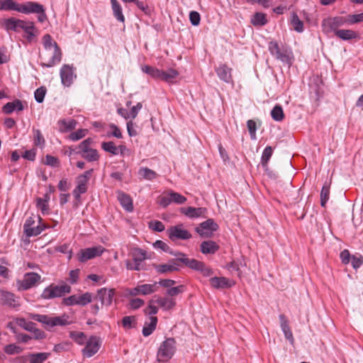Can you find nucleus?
Listing matches in <instances>:
<instances>
[{"label": "nucleus", "mask_w": 363, "mask_h": 363, "mask_svg": "<svg viewBox=\"0 0 363 363\" xmlns=\"http://www.w3.org/2000/svg\"><path fill=\"white\" fill-rule=\"evenodd\" d=\"M87 133V129H78L77 131L70 133L69 138L72 141H77L85 137Z\"/></svg>", "instance_id": "obj_52"}, {"label": "nucleus", "mask_w": 363, "mask_h": 363, "mask_svg": "<svg viewBox=\"0 0 363 363\" xmlns=\"http://www.w3.org/2000/svg\"><path fill=\"white\" fill-rule=\"evenodd\" d=\"M181 211L185 216L189 218H199L201 216H203L206 213V208H194V207H188L185 208H182Z\"/></svg>", "instance_id": "obj_25"}, {"label": "nucleus", "mask_w": 363, "mask_h": 363, "mask_svg": "<svg viewBox=\"0 0 363 363\" xmlns=\"http://www.w3.org/2000/svg\"><path fill=\"white\" fill-rule=\"evenodd\" d=\"M154 298L155 299L157 304H158L164 311L172 310L176 306V301L172 297L155 296Z\"/></svg>", "instance_id": "obj_21"}, {"label": "nucleus", "mask_w": 363, "mask_h": 363, "mask_svg": "<svg viewBox=\"0 0 363 363\" xmlns=\"http://www.w3.org/2000/svg\"><path fill=\"white\" fill-rule=\"evenodd\" d=\"M104 251L102 246H96L81 250L78 254V260L80 262H86L96 257L100 256Z\"/></svg>", "instance_id": "obj_11"}, {"label": "nucleus", "mask_w": 363, "mask_h": 363, "mask_svg": "<svg viewBox=\"0 0 363 363\" xmlns=\"http://www.w3.org/2000/svg\"><path fill=\"white\" fill-rule=\"evenodd\" d=\"M271 116L274 121H281L284 116L282 107L279 105L275 106L271 111Z\"/></svg>", "instance_id": "obj_43"}, {"label": "nucleus", "mask_w": 363, "mask_h": 363, "mask_svg": "<svg viewBox=\"0 0 363 363\" xmlns=\"http://www.w3.org/2000/svg\"><path fill=\"white\" fill-rule=\"evenodd\" d=\"M17 3L13 0H0V11H16Z\"/></svg>", "instance_id": "obj_41"}, {"label": "nucleus", "mask_w": 363, "mask_h": 363, "mask_svg": "<svg viewBox=\"0 0 363 363\" xmlns=\"http://www.w3.org/2000/svg\"><path fill=\"white\" fill-rule=\"evenodd\" d=\"M184 290L185 286L184 285H180L178 286L171 287L170 289H168L167 290L166 294L169 297L172 298L174 296H177L178 294L183 293Z\"/></svg>", "instance_id": "obj_56"}, {"label": "nucleus", "mask_w": 363, "mask_h": 363, "mask_svg": "<svg viewBox=\"0 0 363 363\" xmlns=\"http://www.w3.org/2000/svg\"><path fill=\"white\" fill-rule=\"evenodd\" d=\"M269 51L277 60L281 61L288 65H291L293 62V53L291 50L287 49L279 48V46L276 41H271L269 43Z\"/></svg>", "instance_id": "obj_4"}, {"label": "nucleus", "mask_w": 363, "mask_h": 363, "mask_svg": "<svg viewBox=\"0 0 363 363\" xmlns=\"http://www.w3.org/2000/svg\"><path fill=\"white\" fill-rule=\"evenodd\" d=\"M218 225L213 219H208L201 223L199 227L196 228V231L202 237H210L213 232L216 231Z\"/></svg>", "instance_id": "obj_14"}, {"label": "nucleus", "mask_w": 363, "mask_h": 363, "mask_svg": "<svg viewBox=\"0 0 363 363\" xmlns=\"http://www.w3.org/2000/svg\"><path fill=\"white\" fill-rule=\"evenodd\" d=\"M94 169H90L77 177V186L72 191L75 199L79 200L81 194L86 192L87 184L92 175Z\"/></svg>", "instance_id": "obj_6"}, {"label": "nucleus", "mask_w": 363, "mask_h": 363, "mask_svg": "<svg viewBox=\"0 0 363 363\" xmlns=\"http://www.w3.org/2000/svg\"><path fill=\"white\" fill-rule=\"evenodd\" d=\"M117 197L121 205L128 212H131L133 210V205L132 199L126 194L123 191L117 192Z\"/></svg>", "instance_id": "obj_24"}, {"label": "nucleus", "mask_w": 363, "mask_h": 363, "mask_svg": "<svg viewBox=\"0 0 363 363\" xmlns=\"http://www.w3.org/2000/svg\"><path fill=\"white\" fill-rule=\"evenodd\" d=\"M60 78L62 84L65 86H69L76 75L74 74L73 67L69 65H64L60 69Z\"/></svg>", "instance_id": "obj_17"}, {"label": "nucleus", "mask_w": 363, "mask_h": 363, "mask_svg": "<svg viewBox=\"0 0 363 363\" xmlns=\"http://www.w3.org/2000/svg\"><path fill=\"white\" fill-rule=\"evenodd\" d=\"M330 196V186L325 184L320 191V205L324 207L329 199Z\"/></svg>", "instance_id": "obj_45"}, {"label": "nucleus", "mask_w": 363, "mask_h": 363, "mask_svg": "<svg viewBox=\"0 0 363 363\" xmlns=\"http://www.w3.org/2000/svg\"><path fill=\"white\" fill-rule=\"evenodd\" d=\"M179 262H180L177 258L170 259L167 263L154 264L153 266L158 274H166L179 271Z\"/></svg>", "instance_id": "obj_16"}, {"label": "nucleus", "mask_w": 363, "mask_h": 363, "mask_svg": "<svg viewBox=\"0 0 363 363\" xmlns=\"http://www.w3.org/2000/svg\"><path fill=\"white\" fill-rule=\"evenodd\" d=\"M92 142H93V140L90 138H86V140L82 141L80 143L79 146V148L80 150H79V153L82 155V153H84L86 151L89 150L90 149H91L90 147V146H91V144L92 143Z\"/></svg>", "instance_id": "obj_62"}, {"label": "nucleus", "mask_w": 363, "mask_h": 363, "mask_svg": "<svg viewBox=\"0 0 363 363\" xmlns=\"http://www.w3.org/2000/svg\"><path fill=\"white\" fill-rule=\"evenodd\" d=\"M279 319H280V322H281V328L284 334L286 339L289 340V342L291 344H293L294 341L293 334H292V332L290 329L288 321L286 319L284 315H280Z\"/></svg>", "instance_id": "obj_28"}, {"label": "nucleus", "mask_w": 363, "mask_h": 363, "mask_svg": "<svg viewBox=\"0 0 363 363\" xmlns=\"http://www.w3.org/2000/svg\"><path fill=\"white\" fill-rule=\"evenodd\" d=\"M201 252L204 255L215 254L219 250V245L213 240H206L201 243Z\"/></svg>", "instance_id": "obj_23"}, {"label": "nucleus", "mask_w": 363, "mask_h": 363, "mask_svg": "<svg viewBox=\"0 0 363 363\" xmlns=\"http://www.w3.org/2000/svg\"><path fill=\"white\" fill-rule=\"evenodd\" d=\"M101 148L113 155H117L119 154V148L116 146L115 143L112 141L103 142L101 143Z\"/></svg>", "instance_id": "obj_39"}, {"label": "nucleus", "mask_w": 363, "mask_h": 363, "mask_svg": "<svg viewBox=\"0 0 363 363\" xmlns=\"http://www.w3.org/2000/svg\"><path fill=\"white\" fill-rule=\"evenodd\" d=\"M15 323L23 328L24 330L30 332V330H34V326H36V324L31 321H27L23 318H16L14 319Z\"/></svg>", "instance_id": "obj_35"}, {"label": "nucleus", "mask_w": 363, "mask_h": 363, "mask_svg": "<svg viewBox=\"0 0 363 363\" xmlns=\"http://www.w3.org/2000/svg\"><path fill=\"white\" fill-rule=\"evenodd\" d=\"M30 318L43 324L46 329L49 330L55 326H64L70 324L69 317L67 315L50 317L47 315L30 313Z\"/></svg>", "instance_id": "obj_2"}, {"label": "nucleus", "mask_w": 363, "mask_h": 363, "mask_svg": "<svg viewBox=\"0 0 363 363\" xmlns=\"http://www.w3.org/2000/svg\"><path fill=\"white\" fill-rule=\"evenodd\" d=\"M84 345L85 347L82 349V352L84 357L88 358L94 356L101 347L100 340L96 336L90 337Z\"/></svg>", "instance_id": "obj_12"}, {"label": "nucleus", "mask_w": 363, "mask_h": 363, "mask_svg": "<svg viewBox=\"0 0 363 363\" xmlns=\"http://www.w3.org/2000/svg\"><path fill=\"white\" fill-rule=\"evenodd\" d=\"M71 292V286L68 284L62 285L50 284L46 287L41 294V298L43 299H52L57 297H62Z\"/></svg>", "instance_id": "obj_5"}, {"label": "nucleus", "mask_w": 363, "mask_h": 363, "mask_svg": "<svg viewBox=\"0 0 363 363\" xmlns=\"http://www.w3.org/2000/svg\"><path fill=\"white\" fill-rule=\"evenodd\" d=\"M70 336L74 341L80 345H84L88 340L85 334L82 332L72 333Z\"/></svg>", "instance_id": "obj_49"}, {"label": "nucleus", "mask_w": 363, "mask_h": 363, "mask_svg": "<svg viewBox=\"0 0 363 363\" xmlns=\"http://www.w3.org/2000/svg\"><path fill=\"white\" fill-rule=\"evenodd\" d=\"M347 23L349 24H354L357 23L363 22V13L359 14H353L348 16L346 18Z\"/></svg>", "instance_id": "obj_61"}, {"label": "nucleus", "mask_w": 363, "mask_h": 363, "mask_svg": "<svg viewBox=\"0 0 363 363\" xmlns=\"http://www.w3.org/2000/svg\"><path fill=\"white\" fill-rule=\"evenodd\" d=\"M247 129L252 140H255L257 139V124L253 120H248L247 122Z\"/></svg>", "instance_id": "obj_55"}, {"label": "nucleus", "mask_w": 363, "mask_h": 363, "mask_svg": "<svg viewBox=\"0 0 363 363\" xmlns=\"http://www.w3.org/2000/svg\"><path fill=\"white\" fill-rule=\"evenodd\" d=\"M42 4L35 1H27L24 4H18L16 6V11L24 13H36L43 11Z\"/></svg>", "instance_id": "obj_15"}, {"label": "nucleus", "mask_w": 363, "mask_h": 363, "mask_svg": "<svg viewBox=\"0 0 363 363\" xmlns=\"http://www.w3.org/2000/svg\"><path fill=\"white\" fill-rule=\"evenodd\" d=\"M216 74L220 80L226 83L232 81L231 69L225 65H221L216 69Z\"/></svg>", "instance_id": "obj_22"}, {"label": "nucleus", "mask_w": 363, "mask_h": 363, "mask_svg": "<svg viewBox=\"0 0 363 363\" xmlns=\"http://www.w3.org/2000/svg\"><path fill=\"white\" fill-rule=\"evenodd\" d=\"M273 150L271 146H267L262 155L261 162L262 166H267L272 155Z\"/></svg>", "instance_id": "obj_51"}, {"label": "nucleus", "mask_w": 363, "mask_h": 363, "mask_svg": "<svg viewBox=\"0 0 363 363\" xmlns=\"http://www.w3.org/2000/svg\"><path fill=\"white\" fill-rule=\"evenodd\" d=\"M157 323V318L156 316H150L148 320L145 321L143 328V335L145 337L150 335L155 330Z\"/></svg>", "instance_id": "obj_26"}, {"label": "nucleus", "mask_w": 363, "mask_h": 363, "mask_svg": "<svg viewBox=\"0 0 363 363\" xmlns=\"http://www.w3.org/2000/svg\"><path fill=\"white\" fill-rule=\"evenodd\" d=\"M149 228L157 232H162L164 229V225L159 220H152L149 223Z\"/></svg>", "instance_id": "obj_59"}, {"label": "nucleus", "mask_w": 363, "mask_h": 363, "mask_svg": "<svg viewBox=\"0 0 363 363\" xmlns=\"http://www.w3.org/2000/svg\"><path fill=\"white\" fill-rule=\"evenodd\" d=\"M22 30L26 33V38L28 41H31L35 36L36 29L33 22L27 21Z\"/></svg>", "instance_id": "obj_38"}, {"label": "nucleus", "mask_w": 363, "mask_h": 363, "mask_svg": "<svg viewBox=\"0 0 363 363\" xmlns=\"http://www.w3.org/2000/svg\"><path fill=\"white\" fill-rule=\"evenodd\" d=\"M45 139L41 134V132L40 130H34V144L37 146H40L43 147L45 145Z\"/></svg>", "instance_id": "obj_57"}, {"label": "nucleus", "mask_w": 363, "mask_h": 363, "mask_svg": "<svg viewBox=\"0 0 363 363\" xmlns=\"http://www.w3.org/2000/svg\"><path fill=\"white\" fill-rule=\"evenodd\" d=\"M113 295L114 289H113L102 288L97 292V296L101 303L105 306H110L111 304Z\"/></svg>", "instance_id": "obj_20"}, {"label": "nucleus", "mask_w": 363, "mask_h": 363, "mask_svg": "<svg viewBox=\"0 0 363 363\" xmlns=\"http://www.w3.org/2000/svg\"><path fill=\"white\" fill-rule=\"evenodd\" d=\"M141 69L143 72L147 74L155 79H159L160 77V69H158L155 67L149 65H145L141 67Z\"/></svg>", "instance_id": "obj_46"}, {"label": "nucleus", "mask_w": 363, "mask_h": 363, "mask_svg": "<svg viewBox=\"0 0 363 363\" xmlns=\"http://www.w3.org/2000/svg\"><path fill=\"white\" fill-rule=\"evenodd\" d=\"M47 89L45 86L38 88L34 93L35 99L38 103H42L44 101Z\"/></svg>", "instance_id": "obj_54"}, {"label": "nucleus", "mask_w": 363, "mask_h": 363, "mask_svg": "<svg viewBox=\"0 0 363 363\" xmlns=\"http://www.w3.org/2000/svg\"><path fill=\"white\" fill-rule=\"evenodd\" d=\"M133 257L135 262L141 264L142 262L147 258V252L140 248H137L133 253Z\"/></svg>", "instance_id": "obj_44"}, {"label": "nucleus", "mask_w": 363, "mask_h": 363, "mask_svg": "<svg viewBox=\"0 0 363 363\" xmlns=\"http://www.w3.org/2000/svg\"><path fill=\"white\" fill-rule=\"evenodd\" d=\"M167 233L168 238L172 241L177 240H185L191 237V233L187 230L184 229L182 224L170 227L167 230Z\"/></svg>", "instance_id": "obj_9"}, {"label": "nucleus", "mask_w": 363, "mask_h": 363, "mask_svg": "<svg viewBox=\"0 0 363 363\" xmlns=\"http://www.w3.org/2000/svg\"><path fill=\"white\" fill-rule=\"evenodd\" d=\"M24 106L19 99H16L12 102H8L3 106V111L6 114L11 113L13 111H23Z\"/></svg>", "instance_id": "obj_27"}, {"label": "nucleus", "mask_w": 363, "mask_h": 363, "mask_svg": "<svg viewBox=\"0 0 363 363\" xmlns=\"http://www.w3.org/2000/svg\"><path fill=\"white\" fill-rule=\"evenodd\" d=\"M155 299L153 298L149 301V304L147 308L145 310V313L147 315H150V316H154L158 312V308L155 306L156 304Z\"/></svg>", "instance_id": "obj_53"}, {"label": "nucleus", "mask_w": 363, "mask_h": 363, "mask_svg": "<svg viewBox=\"0 0 363 363\" xmlns=\"http://www.w3.org/2000/svg\"><path fill=\"white\" fill-rule=\"evenodd\" d=\"M335 35L343 40H350L357 38L358 36L357 32L349 29H340L336 31Z\"/></svg>", "instance_id": "obj_32"}, {"label": "nucleus", "mask_w": 363, "mask_h": 363, "mask_svg": "<svg viewBox=\"0 0 363 363\" xmlns=\"http://www.w3.org/2000/svg\"><path fill=\"white\" fill-rule=\"evenodd\" d=\"M291 24L293 28L298 33L303 31V23L296 13H294L291 16Z\"/></svg>", "instance_id": "obj_42"}, {"label": "nucleus", "mask_w": 363, "mask_h": 363, "mask_svg": "<svg viewBox=\"0 0 363 363\" xmlns=\"http://www.w3.org/2000/svg\"><path fill=\"white\" fill-rule=\"evenodd\" d=\"M138 174L144 179L153 180L157 177V174L147 167H141L138 170Z\"/></svg>", "instance_id": "obj_34"}, {"label": "nucleus", "mask_w": 363, "mask_h": 363, "mask_svg": "<svg viewBox=\"0 0 363 363\" xmlns=\"http://www.w3.org/2000/svg\"><path fill=\"white\" fill-rule=\"evenodd\" d=\"M153 246L156 249H160L165 252L172 253L170 247L162 240H157L153 243Z\"/></svg>", "instance_id": "obj_64"}, {"label": "nucleus", "mask_w": 363, "mask_h": 363, "mask_svg": "<svg viewBox=\"0 0 363 363\" xmlns=\"http://www.w3.org/2000/svg\"><path fill=\"white\" fill-rule=\"evenodd\" d=\"M36 206L39 209H40V211L43 215L48 213V211H49L48 203L46 202V201H43V199H41V198L37 199Z\"/></svg>", "instance_id": "obj_60"}, {"label": "nucleus", "mask_w": 363, "mask_h": 363, "mask_svg": "<svg viewBox=\"0 0 363 363\" xmlns=\"http://www.w3.org/2000/svg\"><path fill=\"white\" fill-rule=\"evenodd\" d=\"M62 124L63 125V131H69L75 128L77 125V121L74 119H71L69 121H62Z\"/></svg>", "instance_id": "obj_63"}, {"label": "nucleus", "mask_w": 363, "mask_h": 363, "mask_svg": "<svg viewBox=\"0 0 363 363\" xmlns=\"http://www.w3.org/2000/svg\"><path fill=\"white\" fill-rule=\"evenodd\" d=\"M181 255H182V257L178 258L179 262L184 264L186 266L191 268V269L199 271V268L202 267L203 262L199 261L195 259H189L185 257L184 254Z\"/></svg>", "instance_id": "obj_29"}, {"label": "nucleus", "mask_w": 363, "mask_h": 363, "mask_svg": "<svg viewBox=\"0 0 363 363\" xmlns=\"http://www.w3.org/2000/svg\"><path fill=\"white\" fill-rule=\"evenodd\" d=\"M82 157L88 162H96L99 159V155L96 149H90L84 153H82Z\"/></svg>", "instance_id": "obj_40"}, {"label": "nucleus", "mask_w": 363, "mask_h": 363, "mask_svg": "<svg viewBox=\"0 0 363 363\" xmlns=\"http://www.w3.org/2000/svg\"><path fill=\"white\" fill-rule=\"evenodd\" d=\"M267 23L266 15L262 13H256L251 18V23L255 26H262Z\"/></svg>", "instance_id": "obj_36"}, {"label": "nucleus", "mask_w": 363, "mask_h": 363, "mask_svg": "<svg viewBox=\"0 0 363 363\" xmlns=\"http://www.w3.org/2000/svg\"><path fill=\"white\" fill-rule=\"evenodd\" d=\"M0 302L2 305L13 308H18L21 306L20 298L6 291H0Z\"/></svg>", "instance_id": "obj_13"}, {"label": "nucleus", "mask_w": 363, "mask_h": 363, "mask_svg": "<svg viewBox=\"0 0 363 363\" xmlns=\"http://www.w3.org/2000/svg\"><path fill=\"white\" fill-rule=\"evenodd\" d=\"M41 277L35 272H28L23 276V279L17 280L16 286L18 291H26L34 287L40 282Z\"/></svg>", "instance_id": "obj_8"}, {"label": "nucleus", "mask_w": 363, "mask_h": 363, "mask_svg": "<svg viewBox=\"0 0 363 363\" xmlns=\"http://www.w3.org/2000/svg\"><path fill=\"white\" fill-rule=\"evenodd\" d=\"M26 22L15 18H9L4 20V26L7 30L18 32L20 29L23 28Z\"/></svg>", "instance_id": "obj_19"}, {"label": "nucleus", "mask_w": 363, "mask_h": 363, "mask_svg": "<svg viewBox=\"0 0 363 363\" xmlns=\"http://www.w3.org/2000/svg\"><path fill=\"white\" fill-rule=\"evenodd\" d=\"M92 300V294L89 292H86L81 296L72 295L63 299V303L66 306H86L91 303Z\"/></svg>", "instance_id": "obj_10"}, {"label": "nucleus", "mask_w": 363, "mask_h": 363, "mask_svg": "<svg viewBox=\"0 0 363 363\" xmlns=\"http://www.w3.org/2000/svg\"><path fill=\"white\" fill-rule=\"evenodd\" d=\"M140 286V294L148 295L157 291V282L154 284H145Z\"/></svg>", "instance_id": "obj_37"}, {"label": "nucleus", "mask_w": 363, "mask_h": 363, "mask_svg": "<svg viewBox=\"0 0 363 363\" xmlns=\"http://www.w3.org/2000/svg\"><path fill=\"white\" fill-rule=\"evenodd\" d=\"M347 23L346 18L342 16L329 17L324 18L321 23L323 31L325 33H335L338 31V28Z\"/></svg>", "instance_id": "obj_7"}, {"label": "nucleus", "mask_w": 363, "mask_h": 363, "mask_svg": "<svg viewBox=\"0 0 363 363\" xmlns=\"http://www.w3.org/2000/svg\"><path fill=\"white\" fill-rule=\"evenodd\" d=\"M159 79L167 82H172L179 74L178 72L173 69H169L167 71L160 70Z\"/></svg>", "instance_id": "obj_33"}, {"label": "nucleus", "mask_w": 363, "mask_h": 363, "mask_svg": "<svg viewBox=\"0 0 363 363\" xmlns=\"http://www.w3.org/2000/svg\"><path fill=\"white\" fill-rule=\"evenodd\" d=\"M169 195L172 203L183 204L186 201V198L177 192L171 190L169 191Z\"/></svg>", "instance_id": "obj_48"}, {"label": "nucleus", "mask_w": 363, "mask_h": 363, "mask_svg": "<svg viewBox=\"0 0 363 363\" xmlns=\"http://www.w3.org/2000/svg\"><path fill=\"white\" fill-rule=\"evenodd\" d=\"M50 356L49 352L28 353L29 363H44Z\"/></svg>", "instance_id": "obj_30"}, {"label": "nucleus", "mask_w": 363, "mask_h": 363, "mask_svg": "<svg viewBox=\"0 0 363 363\" xmlns=\"http://www.w3.org/2000/svg\"><path fill=\"white\" fill-rule=\"evenodd\" d=\"M42 41L44 50L40 54V57L43 60L40 65L43 67H52L60 63L62 53L57 43L50 34L44 35Z\"/></svg>", "instance_id": "obj_1"}, {"label": "nucleus", "mask_w": 363, "mask_h": 363, "mask_svg": "<svg viewBox=\"0 0 363 363\" xmlns=\"http://www.w3.org/2000/svg\"><path fill=\"white\" fill-rule=\"evenodd\" d=\"M111 8L114 17L120 22L125 21V17L123 14L122 7L117 0H111Z\"/></svg>", "instance_id": "obj_31"}, {"label": "nucleus", "mask_w": 363, "mask_h": 363, "mask_svg": "<svg viewBox=\"0 0 363 363\" xmlns=\"http://www.w3.org/2000/svg\"><path fill=\"white\" fill-rule=\"evenodd\" d=\"M44 229L45 226L43 225L39 224L37 226H32L31 228L26 229V231H24V233L28 237L37 236L40 234Z\"/></svg>", "instance_id": "obj_47"}, {"label": "nucleus", "mask_w": 363, "mask_h": 363, "mask_svg": "<svg viewBox=\"0 0 363 363\" xmlns=\"http://www.w3.org/2000/svg\"><path fill=\"white\" fill-rule=\"evenodd\" d=\"M211 285L215 289H227L235 285V282L226 277H214L209 280Z\"/></svg>", "instance_id": "obj_18"}, {"label": "nucleus", "mask_w": 363, "mask_h": 363, "mask_svg": "<svg viewBox=\"0 0 363 363\" xmlns=\"http://www.w3.org/2000/svg\"><path fill=\"white\" fill-rule=\"evenodd\" d=\"M23 347L15 344H9L5 346L4 352L9 355L20 354L23 352Z\"/></svg>", "instance_id": "obj_50"}, {"label": "nucleus", "mask_w": 363, "mask_h": 363, "mask_svg": "<svg viewBox=\"0 0 363 363\" xmlns=\"http://www.w3.org/2000/svg\"><path fill=\"white\" fill-rule=\"evenodd\" d=\"M352 265L354 269H359L363 264V256L361 255H354L351 257Z\"/></svg>", "instance_id": "obj_58"}, {"label": "nucleus", "mask_w": 363, "mask_h": 363, "mask_svg": "<svg viewBox=\"0 0 363 363\" xmlns=\"http://www.w3.org/2000/svg\"><path fill=\"white\" fill-rule=\"evenodd\" d=\"M177 350L176 341L174 338L169 337L164 340L160 345L157 352V361L159 362H167L172 358Z\"/></svg>", "instance_id": "obj_3"}]
</instances>
